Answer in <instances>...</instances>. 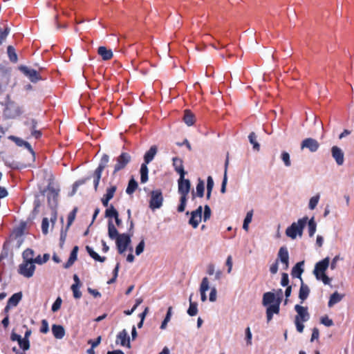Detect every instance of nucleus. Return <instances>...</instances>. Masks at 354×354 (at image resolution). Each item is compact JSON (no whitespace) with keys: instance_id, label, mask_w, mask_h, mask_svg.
<instances>
[{"instance_id":"f257e3e1","label":"nucleus","mask_w":354,"mask_h":354,"mask_svg":"<svg viewBox=\"0 0 354 354\" xmlns=\"http://www.w3.org/2000/svg\"><path fill=\"white\" fill-rule=\"evenodd\" d=\"M190 180L189 179H185V176L183 178L180 176L178 180V192L180 195V204L177 208V211L178 212H183L185 209L187 195L190 191Z\"/></svg>"},{"instance_id":"f03ea898","label":"nucleus","mask_w":354,"mask_h":354,"mask_svg":"<svg viewBox=\"0 0 354 354\" xmlns=\"http://www.w3.org/2000/svg\"><path fill=\"white\" fill-rule=\"evenodd\" d=\"M307 221L308 217L304 216L299 218L297 222L292 223L290 226L287 227L286 230V236L292 239H296L297 236H301L304 228L307 224Z\"/></svg>"},{"instance_id":"7ed1b4c3","label":"nucleus","mask_w":354,"mask_h":354,"mask_svg":"<svg viewBox=\"0 0 354 354\" xmlns=\"http://www.w3.org/2000/svg\"><path fill=\"white\" fill-rule=\"evenodd\" d=\"M109 162V156L107 154H103V156H102V158L100 160L97 167L94 171L93 176H91L93 178V187H94L95 191L97 190L100 180L102 177V171L107 166Z\"/></svg>"},{"instance_id":"20e7f679","label":"nucleus","mask_w":354,"mask_h":354,"mask_svg":"<svg viewBox=\"0 0 354 354\" xmlns=\"http://www.w3.org/2000/svg\"><path fill=\"white\" fill-rule=\"evenodd\" d=\"M116 163L114 165L113 174L124 169L131 161V156L127 152H122L120 156L114 159Z\"/></svg>"},{"instance_id":"39448f33","label":"nucleus","mask_w":354,"mask_h":354,"mask_svg":"<svg viewBox=\"0 0 354 354\" xmlns=\"http://www.w3.org/2000/svg\"><path fill=\"white\" fill-rule=\"evenodd\" d=\"M0 104L5 106L3 115L7 118H12L15 116L17 113L15 104L10 100L9 95H6L4 100L0 101Z\"/></svg>"},{"instance_id":"423d86ee","label":"nucleus","mask_w":354,"mask_h":354,"mask_svg":"<svg viewBox=\"0 0 354 354\" xmlns=\"http://www.w3.org/2000/svg\"><path fill=\"white\" fill-rule=\"evenodd\" d=\"M163 203L162 193L160 189L153 190L151 192V198L149 201V207L154 210L162 207Z\"/></svg>"},{"instance_id":"0eeeda50","label":"nucleus","mask_w":354,"mask_h":354,"mask_svg":"<svg viewBox=\"0 0 354 354\" xmlns=\"http://www.w3.org/2000/svg\"><path fill=\"white\" fill-rule=\"evenodd\" d=\"M35 270V266L31 261H24L19 266L18 272L26 278H30L33 276Z\"/></svg>"},{"instance_id":"6e6552de","label":"nucleus","mask_w":354,"mask_h":354,"mask_svg":"<svg viewBox=\"0 0 354 354\" xmlns=\"http://www.w3.org/2000/svg\"><path fill=\"white\" fill-rule=\"evenodd\" d=\"M131 243V236L127 233L121 234L115 240L116 246L120 254H123Z\"/></svg>"},{"instance_id":"1a4fd4ad","label":"nucleus","mask_w":354,"mask_h":354,"mask_svg":"<svg viewBox=\"0 0 354 354\" xmlns=\"http://www.w3.org/2000/svg\"><path fill=\"white\" fill-rule=\"evenodd\" d=\"M19 69L22 72L26 77L29 78L30 82L35 83L39 80H41V77L35 69L30 68L26 66L21 65L19 67Z\"/></svg>"},{"instance_id":"9d476101","label":"nucleus","mask_w":354,"mask_h":354,"mask_svg":"<svg viewBox=\"0 0 354 354\" xmlns=\"http://www.w3.org/2000/svg\"><path fill=\"white\" fill-rule=\"evenodd\" d=\"M330 264V258L328 257L324 258L322 261L317 262L313 270V274L316 278H318V275L324 274L326 270L328 269Z\"/></svg>"},{"instance_id":"9b49d317","label":"nucleus","mask_w":354,"mask_h":354,"mask_svg":"<svg viewBox=\"0 0 354 354\" xmlns=\"http://www.w3.org/2000/svg\"><path fill=\"white\" fill-rule=\"evenodd\" d=\"M319 147V143L318 141L312 138H308L302 140L301 143V149H303L304 148L308 149V150L312 152H316Z\"/></svg>"},{"instance_id":"f8f14e48","label":"nucleus","mask_w":354,"mask_h":354,"mask_svg":"<svg viewBox=\"0 0 354 354\" xmlns=\"http://www.w3.org/2000/svg\"><path fill=\"white\" fill-rule=\"evenodd\" d=\"M295 310L297 313L295 319H297L298 320L303 322H307L309 319L310 315L308 312L307 307H304L299 304H297L295 306Z\"/></svg>"},{"instance_id":"ddd939ff","label":"nucleus","mask_w":354,"mask_h":354,"mask_svg":"<svg viewBox=\"0 0 354 354\" xmlns=\"http://www.w3.org/2000/svg\"><path fill=\"white\" fill-rule=\"evenodd\" d=\"M279 301H276L274 304L269 305L266 308V319L267 323H269L273 318L274 314H279L280 311V304H279Z\"/></svg>"},{"instance_id":"4468645a","label":"nucleus","mask_w":354,"mask_h":354,"mask_svg":"<svg viewBox=\"0 0 354 354\" xmlns=\"http://www.w3.org/2000/svg\"><path fill=\"white\" fill-rule=\"evenodd\" d=\"M331 153L337 165L341 166L344 162V154L343 151L337 146L331 148Z\"/></svg>"},{"instance_id":"2eb2a0df","label":"nucleus","mask_w":354,"mask_h":354,"mask_svg":"<svg viewBox=\"0 0 354 354\" xmlns=\"http://www.w3.org/2000/svg\"><path fill=\"white\" fill-rule=\"evenodd\" d=\"M8 139L13 141L18 147H24L35 157V151L29 142L15 136H10Z\"/></svg>"},{"instance_id":"dca6fc26","label":"nucleus","mask_w":354,"mask_h":354,"mask_svg":"<svg viewBox=\"0 0 354 354\" xmlns=\"http://www.w3.org/2000/svg\"><path fill=\"white\" fill-rule=\"evenodd\" d=\"M25 125L28 127L30 130L31 131V136L35 138L36 139L39 138L42 133L41 131L37 130V121L35 119H30L25 122Z\"/></svg>"},{"instance_id":"f3484780","label":"nucleus","mask_w":354,"mask_h":354,"mask_svg":"<svg viewBox=\"0 0 354 354\" xmlns=\"http://www.w3.org/2000/svg\"><path fill=\"white\" fill-rule=\"evenodd\" d=\"M172 161H173V166L174 167V170L178 174H179L180 176L183 178L185 176L186 172L185 171V169H184L183 160L178 157H174V158H173Z\"/></svg>"},{"instance_id":"a211bd4d","label":"nucleus","mask_w":354,"mask_h":354,"mask_svg":"<svg viewBox=\"0 0 354 354\" xmlns=\"http://www.w3.org/2000/svg\"><path fill=\"white\" fill-rule=\"evenodd\" d=\"M118 339L120 340V344H121V346H127L128 348L131 346L130 337L128 335L127 331L125 329H123L117 335V340ZM116 343L118 344V342L116 341Z\"/></svg>"},{"instance_id":"6ab92c4d","label":"nucleus","mask_w":354,"mask_h":354,"mask_svg":"<svg viewBox=\"0 0 354 354\" xmlns=\"http://www.w3.org/2000/svg\"><path fill=\"white\" fill-rule=\"evenodd\" d=\"M304 265V261H301L298 263H297L295 266L292 268L291 271V275L294 278H298L301 281V274L304 272V268L303 266Z\"/></svg>"},{"instance_id":"aec40b11","label":"nucleus","mask_w":354,"mask_h":354,"mask_svg":"<svg viewBox=\"0 0 354 354\" xmlns=\"http://www.w3.org/2000/svg\"><path fill=\"white\" fill-rule=\"evenodd\" d=\"M158 152V147L156 145H152L148 151H147L144 155V162L148 165L150 163L156 156Z\"/></svg>"},{"instance_id":"412c9836","label":"nucleus","mask_w":354,"mask_h":354,"mask_svg":"<svg viewBox=\"0 0 354 354\" xmlns=\"http://www.w3.org/2000/svg\"><path fill=\"white\" fill-rule=\"evenodd\" d=\"M204 192L205 183L203 180L199 178L196 185V192L194 191H192V200H194L196 196L203 198L204 196Z\"/></svg>"},{"instance_id":"4be33fe9","label":"nucleus","mask_w":354,"mask_h":354,"mask_svg":"<svg viewBox=\"0 0 354 354\" xmlns=\"http://www.w3.org/2000/svg\"><path fill=\"white\" fill-rule=\"evenodd\" d=\"M276 261L278 262L279 261L281 263H286L287 264L288 261H289V253L286 246H282L279 248Z\"/></svg>"},{"instance_id":"5701e85b","label":"nucleus","mask_w":354,"mask_h":354,"mask_svg":"<svg viewBox=\"0 0 354 354\" xmlns=\"http://www.w3.org/2000/svg\"><path fill=\"white\" fill-rule=\"evenodd\" d=\"M209 288V281L207 277L203 278L200 286L201 299L202 301H205L207 300L206 291L208 290Z\"/></svg>"},{"instance_id":"b1692460","label":"nucleus","mask_w":354,"mask_h":354,"mask_svg":"<svg viewBox=\"0 0 354 354\" xmlns=\"http://www.w3.org/2000/svg\"><path fill=\"white\" fill-rule=\"evenodd\" d=\"M121 234H119L118 230L113 225L111 220L108 222V235L111 240H116Z\"/></svg>"},{"instance_id":"393cba45","label":"nucleus","mask_w":354,"mask_h":354,"mask_svg":"<svg viewBox=\"0 0 354 354\" xmlns=\"http://www.w3.org/2000/svg\"><path fill=\"white\" fill-rule=\"evenodd\" d=\"M274 302H276L274 293L272 292H267L263 294L262 299V304L263 306H268L274 304Z\"/></svg>"},{"instance_id":"a878e982","label":"nucleus","mask_w":354,"mask_h":354,"mask_svg":"<svg viewBox=\"0 0 354 354\" xmlns=\"http://www.w3.org/2000/svg\"><path fill=\"white\" fill-rule=\"evenodd\" d=\"M52 333L56 339H61L65 335L64 328L61 325L53 324L52 326Z\"/></svg>"},{"instance_id":"bb28decb","label":"nucleus","mask_w":354,"mask_h":354,"mask_svg":"<svg viewBox=\"0 0 354 354\" xmlns=\"http://www.w3.org/2000/svg\"><path fill=\"white\" fill-rule=\"evenodd\" d=\"M310 294V288L308 285L305 284L301 280V286L299 292V298L301 300V303L306 300Z\"/></svg>"},{"instance_id":"cd10ccee","label":"nucleus","mask_w":354,"mask_h":354,"mask_svg":"<svg viewBox=\"0 0 354 354\" xmlns=\"http://www.w3.org/2000/svg\"><path fill=\"white\" fill-rule=\"evenodd\" d=\"M23 297L22 292H19L13 294L8 300L7 304L12 308L16 307L19 301L21 300Z\"/></svg>"},{"instance_id":"c85d7f7f","label":"nucleus","mask_w":354,"mask_h":354,"mask_svg":"<svg viewBox=\"0 0 354 354\" xmlns=\"http://www.w3.org/2000/svg\"><path fill=\"white\" fill-rule=\"evenodd\" d=\"M97 53L102 57L103 60H109L113 57V52L111 49H107L105 46H100Z\"/></svg>"},{"instance_id":"c756f323","label":"nucleus","mask_w":354,"mask_h":354,"mask_svg":"<svg viewBox=\"0 0 354 354\" xmlns=\"http://www.w3.org/2000/svg\"><path fill=\"white\" fill-rule=\"evenodd\" d=\"M183 121L187 126H192L195 122V116L194 113L189 109L184 111Z\"/></svg>"},{"instance_id":"7c9ffc66","label":"nucleus","mask_w":354,"mask_h":354,"mask_svg":"<svg viewBox=\"0 0 354 354\" xmlns=\"http://www.w3.org/2000/svg\"><path fill=\"white\" fill-rule=\"evenodd\" d=\"M86 250L88 252V254H89V256L91 258H93L95 261H99L101 263H103L105 261L106 257L100 256L97 252H95L93 250V249L91 247L86 245Z\"/></svg>"},{"instance_id":"2f4dec72","label":"nucleus","mask_w":354,"mask_h":354,"mask_svg":"<svg viewBox=\"0 0 354 354\" xmlns=\"http://www.w3.org/2000/svg\"><path fill=\"white\" fill-rule=\"evenodd\" d=\"M228 165H229V158H228V155H227L225 162V171H224L223 178L221 187V192L222 194H225L226 192V185H227V171Z\"/></svg>"},{"instance_id":"473e14b6","label":"nucleus","mask_w":354,"mask_h":354,"mask_svg":"<svg viewBox=\"0 0 354 354\" xmlns=\"http://www.w3.org/2000/svg\"><path fill=\"white\" fill-rule=\"evenodd\" d=\"M343 297H344L343 295H340L337 291H335L330 297V299H329V301L328 303V307H332L335 304L339 303V301H341V300L343 299Z\"/></svg>"},{"instance_id":"72a5a7b5","label":"nucleus","mask_w":354,"mask_h":354,"mask_svg":"<svg viewBox=\"0 0 354 354\" xmlns=\"http://www.w3.org/2000/svg\"><path fill=\"white\" fill-rule=\"evenodd\" d=\"M140 173L141 183H145L146 182H147L149 169L147 164L142 163L141 165Z\"/></svg>"},{"instance_id":"f704fd0d","label":"nucleus","mask_w":354,"mask_h":354,"mask_svg":"<svg viewBox=\"0 0 354 354\" xmlns=\"http://www.w3.org/2000/svg\"><path fill=\"white\" fill-rule=\"evenodd\" d=\"M192 295L189 297V306L187 310V314L191 316H195L198 313V304L192 301Z\"/></svg>"},{"instance_id":"c9c22d12","label":"nucleus","mask_w":354,"mask_h":354,"mask_svg":"<svg viewBox=\"0 0 354 354\" xmlns=\"http://www.w3.org/2000/svg\"><path fill=\"white\" fill-rule=\"evenodd\" d=\"M138 185L137 181L133 178V177H132L129 180L128 185L126 189V193L129 195L132 194L136 191V189L138 188Z\"/></svg>"},{"instance_id":"e433bc0d","label":"nucleus","mask_w":354,"mask_h":354,"mask_svg":"<svg viewBox=\"0 0 354 354\" xmlns=\"http://www.w3.org/2000/svg\"><path fill=\"white\" fill-rule=\"evenodd\" d=\"M307 224L309 236L312 237L314 236L317 228V224L315 221L314 217H312L310 220L308 219Z\"/></svg>"},{"instance_id":"4c0bfd02","label":"nucleus","mask_w":354,"mask_h":354,"mask_svg":"<svg viewBox=\"0 0 354 354\" xmlns=\"http://www.w3.org/2000/svg\"><path fill=\"white\" fill-rule=\"evenodd\" d=\"M7 53L9 59L12 63H17L18 61L17 55L15 52V49L12 46H8L7 48Z\"/></svg>"},{"instance_id":"58836bf2","label":"nucleus","mask_w":354,"mask_h":354,"mask_svg":"<svg viewBox=\"0 0 354 354\" xmlns=\"http://www.w3.org/2000/svg\"><path fill=\"white\" fill-rule=\"evenodd\" d=\"M24 261H31V263H34V251L32 249L27 248L23 252L22 254Z\"/></svg>"},{"instance_id":"ea45409f","label":"nucleus","mask_w":354,"mask_h":354,"mask_svg":"<svg viewBox=\"0 0 354 354\" xmlns=\"http://www.w3.org/2000/svg\"><path fill=\"white\" fill-rule=\"evenodd\" d=\"M250 142L252 145L253 149L259 151L260 149V145L257 140V136L254 132H251L248 136Z\"/></svg>"},{"instance_id":"a19ab883","label":"nucleus","mask_w":354,"mask_h":354,"mask_svg":"<svg viewBox=\"0 0 354 354\" xmlns=\"http://www.w3.org/2000/svg\"><path fill=\"white\" fill-rule=\"evenodd\" d=\"M118 216H119L118 212L117 209L113 207V205H111L109 208H107L105 211V217L112 218H116Z\"/></svg>"},{"instance_id":"79ce46f5","label":"nucleus","mask_w":354,"mask_h":354,"mask_svg":"<svg viewBox=\"0 0 354 354\" xmlns=\"http://www.w3.org/2000/svg\"><path fill=\"white\" fill-rule=\"evenodd\" d=\"M117 187L115 185H112L106 189V194L103 196L107 199L111 200L116 192Z\"/></svg>"},{"instance_id":"37998d69","label":"nucleus","mask_w":354,"mask_h":354,"mask_svg":"<svg viewBox=\"0 0 354 354\" xmlns=\"http://www.w3.org/2000/svg\"><path fill=\"white\" fill-rule=\"evenodd\" d=\"M19 346L24 351H28L30 348V341L29 339H26V338H21L18 342Z\"/></svg>"},{"instance_id":"c03bdc74","label":"nucleus","mask_w":354,"mask_h":354,"mask_svg":"<svg viewBox=\"0 0 354 354\" xmlns=\"http://www.w3.org/2000/svg\"><path fill=\"white\" fill-rule=\"evenodd\" d=\"M319 194H317L314 196H313L312 198H310V201H309V203H308V208L311 210L314 209L318 203H319Z\"/></svg>"},{"instance_id":"a18cd8bd","label":"nucleus","mask_w":354,"mask_h":354,"mask_svg":"<svg viewBox=\"0 0 354 354\" xmlns=\"http://www.w3.org/2000/svg\"><path fill=\"white\" fill-rule=\"evenodd\" d=\"M50 258V255L48 254H44L41 257V255H38L36 258L34 259V264L37 263L41 265L48 261Z\"/></svg>"},{"instance_id":"49530a36","label":"nucleus","mask_w":354,"mask_h":354,"mask_svg":"<svg viewBox=\"0 0 354 354\" xmlns=\"http://www.w3.org/2000/svg\"><path fill=\"white\" fill-rule=\"evenodd\" d=\"M77 212V207H74L73 209L69 213L68 216V221H67V228H69V227L72 225L73 222L74 221L76 213Z\"/></svg>"},{"instance_id":"de8ad7c7","label":"nucleus","mask_w":354,"mask_h":354,"mask_svg":"<svg viewBox=\"0 0 354 354\" xmlns=\"http://www.w3.org/2000/svg\"><path fill=\"white\" fill-rule=\"evenodd\" d=\"M281 159L286 167H290L291 165L290 154L287 151H283L281 152Z\"/></svg>"},{"instance_id":"09e8293b","label":"nucleus","mask_w":354,"mask_h":354,"mask_svg":"<svg viewBox=\"0 0 354 354\" xmlns=\"http://www.w3.org/2000/svg\"><path fill=\"white\" fill-rule=\"evenodd\" d=\"M48 203L51 209L55 208L57 205L58 197H55V195H48Z\"/></svg>"},{"instance_id":"8fccbe9b","label":"nucleus","mask_w":354,"mask_h":354,"mask_svg":"<svg viewBox=\"0 0 354 354\" xmlns=\"http://www.w3.org/2000/svg\"><path fill=\"white\" fill-rule=\"evenodd\" d=\"M26 227V223H21L20 225L14 230V234L16 237H20L24 234Z\"/></svg>"},{"instance_id":"3c124183","label":"nucleus","mask_w":354,"mask_h":354,"mask_svg":"<svg viewBox=\"0 0 354 354\" xmlns=\"http://www.w3.org/2000/svg\"><path fill=\"white\" fill-rule=\"evenodd\" d=\"M48 227H49L48 218L45 217L42 219V223H41V230H42V233L46 235L48 233Z\"/></svg>"},{"instance_id":"603ef678","label":"nucleus","mask_w":354,"mask_h":354,"mask_svg":"<svg viewBox=\"0 0 354 354\" xmlns=\"http://www.w3.org/2000/svg\"><path fill=\"white\" fill-rule=\"evenodd\" d=\"M62 303V299L60 297H58L55 302L53 304L51 307V310L53 312H57L58 310H59L61 305Z\"/></svg>"},{"instance_id":"864d4df0","label":"nucleus","mask_w":354,"mask_h":354,"mask_svg":"<svg viewBox=\"0 0 354 354\" xmlns=\"http://www.w3.org/2000/svg\"><path fill=\"white\" fill-rule=\"evenodd\" d=\"M81 286H77V285H72L71 290L73 291V297L75 299H80L82 297V292L80 290Z\"/></svg>"},{"instance_id":"5fc2aeb1","label":"nucleus","mask_w":354,"mask_h":354,"mask_svg":"<svg viewBox=\"0 0 354 354\" xmlns=\"http://www.w3.org/2000/svg\"><path fill=\"white\" fill-rule=\"evenodd\" d=\"M320 322L321 324L327 327H330L333 325V321L331 319H330L327 315L322 317Z\"/></svg>"},{"instance_id":"6e6d98bb","label":"nucleus","mask_w":354,"mask_h":354,"mask_svg":"<svg viewBox=\"0 0 354 354\" xmlns=\"http://www.w3.org/2000/svg\"><path fill=\"white\" fill-rule=\"evenodd\" d=\"M145 240L144 239H142L140 241V242L138 244V245L136 246V255H140L141 253L143 252L144 251V249H145Z\"/></svg>"},{"instance_id":"4d7b16f0","label":"nucleus","mask_w":354,"mask_h":354,"mask_svg":"<svg viewBox=\"0 0 354 354\" xmlns=\"http://www.w3.org/2000/svg\"><path fill=\"white\" fill-rule=\"evenodd\" d=\"M68 229V228H67V227H66L65 230L62 229V230H61L60 238H59L60 247H62L63 245L64 244V242H65V240H66V236H67Z\"/></svg>"},{"instance_id":"13d9d810","label":"nucleus","mask_w":354,"mask_h":354,"mask_svg":"<svg viewBox=\"0 0 354 354\" xmlns=\"http://www.w3.org/2000/svg\"><path fill=\"white\" fill-rule=\"evenodd\" d=\"M211 209L209 205H205L204 207V214H203V220L204 221H207L211 216Z\"/></svg>"},{"instance_id":"bf43d9fd","label":"nucleus","mask_w":354,"mask_h":354,"mask_svg":"<svg viewBox=\"0 0 354 354\" xmlns=\"http://www.w3.org/2000/svg\"><path fill=\"white\" fill-rule=\"evenodd\" d=\"M201 221V220H199L197 217H193L192 215H191V217L188 221L189 224L191 225L193 228H196L198 226L199 223Z\"/></svg>"},{"instance_id":"052dcab7","label":"nucleus","mask_w":354,"mask_h":354,"mask_svg":"<svg viewBox=\"0 0 354 354\" xmlns=\"http://www.w3.org/2000/svg\"><path fill=\"white\" fill-rule=\"evenodd\" d=\"M202 212H203V207L201 205H200L196 210L191 212V215L193 216V217H197L199 220L202 219Z\"/></svg>"},{"instance_id":"680f3d73","label":"nucleus","mask_w":354,"mask_h":354,"mask_svg":"<svg viewBox=\"0 0 354 354\" xmlns=\"http://www.w3.org/2000/svg\"><path fill=\"white\" fill-rule=\"evenodd\" d=\"M289 283L288 274L286 272L281 274V285L283 287L288 286Z\"/></svg>"},{"instance_id":"e2e57ef3","label":"nucleus","mask_w":354,"mask_h":354,"mask_svg":"<svg viewBox=\"0 0 354 354\" xmlns=\"http://www.w3.org/2000/svg\"><path fill=\"white\" fill-rule=\"evenodd\" d=\"M317 280H321L325 285L330 284L331 281V279H330L325 273L318 275V278H316Z\"/></svg>"},{"instance_id":"0e129e2a","label":"nucleus","mask_w":354,"mask_h":354,"mask_svg":"<svg viewBox=\"0 0 354 354\" xmlns=\"http://www.w3.org/2000/svg\"><path fill=\"white\" fill-rule=\"evenodd\" d=\"M303 321L295 319V324L296 326L297 330L300 333H303L304 329V325L303 324Z\"/></svg>"},{"instance_id":"69168bd1","label":"nucleus","mask_w":354,"mask_h":354,"mask_svg":"<svg viewBox=\"0 0 354 354\" xmlns=\"http://www.w3.org/2000/svg\"><path fill=\"white\" fill-rule=\"evenodd\" d=\"M78 246H75L72 251L71 252V254H70V259H71V261H73L74 262L77 260V252H78Z\"/></svg>"},{"instance_id":"338daca9","label":"nucleus","mask_w":354,"mask_h":354,"mask_svg":"<svg viewBox=\"0 0 354 354\" xmlns=\"http://www.w3.org/2000/svg\"><path fill=\"white\" fill-rule=\"evenodd\" d=\"M5 165L13 169H18L17 163L15 162L14 160H10L8 159H3Z\"/></svg>"},{"instance_id":"774afa93","label":"nucleus","mask_w":354,"mask_h":354,"mask_svg":"<svg viewBox=\"0 0 354 354\" xmlns=\"http://www.w3.org/2000/svg\"><path fill=\"white\" fill-rule=\"evenodd\" d=\"M49 330L48 323L46 319L41 321V326L40 328V332L42 333H47Z\"/></svg>"}]
</instances>
